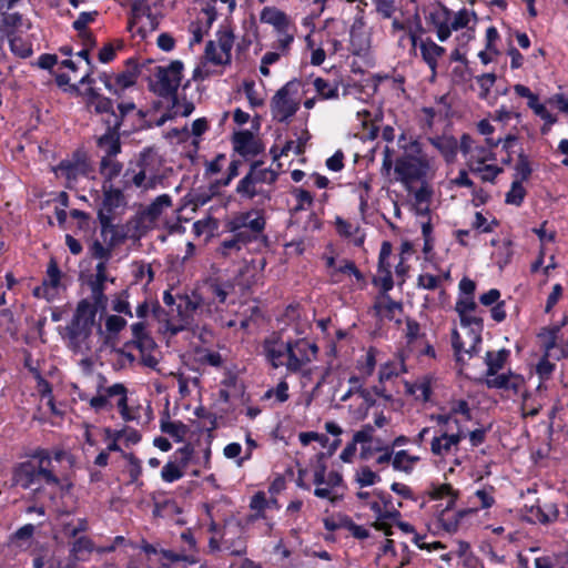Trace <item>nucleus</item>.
I'll return each mask as SVG.
<instances>
[{
  "instance_id": "obj_17",
  "label": "nucleus",
  "mask_w": 568,
  "mask_h": 568,
  "mask_svg": "<svg viewBox=\"0 0 568 568\" xmlns=\"http://www.w3.org/2000/svg\"><path fill=\"white\" fill-rule=\"evenodd\" d=\"M262 164V161H255L251 164L250 172L240 180L236 186V192L245 199L252 200L260 192L256 190V183L254 180V170L257 169Z\"/></svg>"
},
{
  "instance_id": "obj_14",
  "label": "nucleus",
  "mask_w": 568,
  "mask_h": 568,
  "mask_svg": "<svg viewBox=\"0 0 568 568\" xmlns=\"http://www.w3.org/2000/svg\"><path fill=\"white\" fill-rule=\"evenodd\" d=\"M465 437L462 432L456 434L444 433L438 437H434L430 444V450L434 455L440 456L448 453L453 446H457Z\"/></svg>"
},
{
  "instance_id": "obj_37",
  "label": "nucleus",
  "mask_w": 568,
  "mask_h": 568,
  "mask_svg": "<svg viewBox=\"0 0 568 568\" xmlns=\"http://www.w3.org/2000/svg\"><path fill=\"white\" fill-rule=\"evenodd\" d=\"M405 324L408 344L424 341L426 338V334L420 331V324L416 320L407 317Z\"/></svg>"
},
{
  "instance_id": "obj_56",
  "label": "nucleus",
  "mask_w": 568,
  "mask_h": 568,
  "mask_svg": "<svg viewBox=\"0 0 568 568\" xmlns=\"http://www.w3.org/2000/svg\"><path fill=\"white\" fill-rule=\"evenodd\" d=\"M498 225L499 222L496 219H494L490 223H487L486 217L480 212L475 214L473 226L477 230H480L483 233H490L494 231V227Z\"/></svg>"
},
{
  "instance_id": "obj_60",
  "label": "nucleus",
  "mask_w": 568,
  "mask_h": 568,
  "mask_svg": "<svg viewBox=\"0 0 568 568\" xmlns=\"http://www.w3.org/2000/svg\"><path fill=\"white\" fill-rule=\"evenodd\" d=\"M126 325V320L119 315H109L105 321V327L109 333L118 334Z\"/></svg>"
},
{
  "instance_id": "obj_21",
  "label": "nucleus",
  "mask_w": 568,
  "mask_h": 568,
  "mask_svg": "<svg viewBox=\"0 0 568 568\" xmlns=\"http://www.w3.org/2000/svg\"><path fill=\"white\" fill-rule=\"evenodd\" d=\"M172 205V199L169 194H162L143 211L142 216L149 222H154L163 213V210Z\"/></svg>"
},
{
  "instance_id": "obj_39",
  "label": "nucleus",
  "mask_w": 568,
  "mask_h": 568,
  "mask_svg": "<svg viewBox=\"0 0 568 568\" xmlns=\"http://www.w3.org/2000/svg\"><path fill=\"white\" fill-rule=\"evenodd\" d=\"M129 296L130 294L128 290H123L122 292H120L113 300L112 310L116 313L132 317L133 314L129 303Z\"/></svg>"
},
{
  "instance_id": "obj_57",
  "label": "nucleus",
  "mask_w": 568,
  "mask_h": 568,
  "mask_svg": "<svg viewBox=\"0 0 568 568\" xmlns=\"http://www.w3.org/2000/svg\"><path fill=\"white\" fill-rule=\"evenodd\" d=\"M454 491H455V489L453 488V486L450 484H440V485L432 484V489L429 490L428 495H429L430 499L438 500V499L444 498L445 496H449Z\"/></svg>"
},
{
  "instance_id": "obj_34",
  "label": "nucleus",
  "mask_w": 568,
  "mask_h": 568,
  "mask_svg": "<svg viewBox=\"0 0 568 568\" xmlns=\"http://www.w3.org/2000/svg\"><path fill=\"white\" fill-rule=\"evenodd\" d=\"M440 7L443 9V23H438L436 32L438 40L445 42L450 37L454 29L452 28V23H449L452 11L444 4H440Z\"/></svg>"
},
{
  "instance_id": "obj_48",
  "label": "nucleus",
  "mask_w": 568,
  "mask_h": 568,
  "mask_svg": "<svg viewBox=\"0 0 568 568\" xmlns=\"http://www.w3.org/2000/svg\"><path fill=\"white\" fill-rule=\"evenodd\" d=\"M548 357V354H544L536 366V373L542 381L549 379L556 368V365Z\"/></svg>"
},
{
  "instance_id": "obj_23",
  "label": "nucleus",
  "mask_w": 568,
  "mask_h": 568,
  "mask_svg": "<svg viewBox=\"0 0 568 568\" xmlns=\"http://www.w3.org/2000/svg\"><path fill=\"white\" fill-rule=\"evenodd\" d=\"M216 37H217V43H219V47L222 51V55H223V61H224V65L226 64H230L231 63V58H232V48H233V44H234V34H233V31L231 29H220L217 32H216Z\"/></svg>"
},
{
  "instance_id": "obj_40",
  "label": "nucleus",
  "mask_w": 568,
  "mask_h": 568,
  "mask_svg": "<svg viewBox=\"0 0 568 568\" xmlns=\"http://www.w3.org/2000/svg\"><path fill=\"white\" fill-rule=\"evenodd\" d=\"M112 250L113 247L104 246L100 241L95 240L91 246H90V254L93 258L100 260V262H103L106 265V262L112 256Z\"/></svg>"
},
{
  "instance_id": "obj_33",
  "label": "nucleus",
  "mask_w": 568,
  "mask_h": 568,
  "mask_svg": "<svg viewBox=\"0 0 568 568\" xmlns=\"http://www.w3.org/2000/svg\"><path fill=\"white\" fill-rule=\"evenodd\" d=\"M101 306H97V304H91L88 300H81L78 303L77 310L74 312L73 317L82 321H89L92 318V324H94L95 315Z\"/></svg>"
},
{
  "instance_id": "obj_10",
  "label": "nucleus",
  "mask_w": 568,
  "mask_h": 568,
  "mask_svg": "<svg viewBox=\"0 0 568 568\" xmlns=\"http://www.w3.org/2000/svg\"><path fill=\"white\" fill-rule=\"evenodd\" d=\"M92 318L89 321H82L72 317L70 324L67 326L69 347L73 352H80L83 344L87 343L92 334Z\"/></svg>"
},
{
  "instance_id": "obj_15",
  "label": "nucleus",
  "mask_w": 568,
  "mask_h": 568,
  "mask_svg": "<svg viewBox=\"0 0 568 568\" xmlns=\"http://www.w3.org/2000/svg\"><path fill=\"white\" fill-rule=\"evenodd\" d=\"M510 355V351L507 348H501L498 352L488 351L485 355V364L487 366L485 376L491 377L495 376L500 369L504 368L508 357Z\"/></svg>"
},
{
  "instance_id": "obj_19",
  "label": "nucleus",
  "mask_w": 568,
  "mask_h": 568,
  "mask_svg": "<svg viewBox=\"0 0 568 568\" xmlns=\"http://www.w3.org/2000/svg\"><path fill=\"white\" fill-rule=\"evenodd\" d=\"M123 164L114 158L102 156L100 161V174L104 178L103 183L111 184V182L121 174Z\"/></svg>"
},
{
  "instance_id": "obj_44",
  "label": "nucleus",
  "mask_w": 568,
  "mask_h": 568,
  "mask_svg": "<svg viewBox=\"0 0 568 568\" xmlns=\"http://www.w3.org/2000/svg\"><path fill=\"white\" fill-rule=\"evenodd\" d=\"M369 507L371 510L376 515L378 520L398 519L400 517V513L396 507H392V509L384 510L378 501L371 503Z\"/></svg>"
},
{
  "instance_id": "obj_45",
  "label": "nucleus",
  "mask_w": 568,
  "mask_h": 568,
  "mask_svg": "<svg viewBox=\"0 0 568 568\" xmlns=\"http://www.w3.org/2000/svg\"><path fill=\"white\" fill-rule=\"evenodd\" d=\"M161 477L165 483H173L183 477V471L176 464H174L172 462H168L162 467Z\"/></svg>"
},
{
  "instance_id": "obj_20",
  "label": "nucleus",
  "mask_w": 568,
  "mask_h": 568,
  "mask_svg": "<svg viewBox=\"0 0 568 568\" xmlns=\"http://www.w3.org/2000/svg\"><path fill=\"white\" fill-rule=\"evenodd\" d=\"M429 142L446 158L453 160L458 151V143L454 136L429 138Z\"/></svg>"
},
{
  "instance_id": "obj_51",
  "label": "nucleus",
  "mask_w": 568,
  "mask_h": 568,
  "mask_svg": "<svg viewBox=\"0 0 568 568\" xmlns=\"http://www.w3.org/2000/svg\"><path fill=\"white\" fill-rule=\"evenodd\" d=\"M293 194L295 195V199L297 201V204L294 207V212L305 210V205L312 206L314 199L310 191L304 189H295L293 191Z\"/></svg>"
},
{
  "instance_id": "obj_22",
  "label": "nucleus",
  "mask_w": 568,
  "mask_h": 568,
  "mask_svg": "<svg viewBox=\"0 0 568 568\" xmlns=\"http://www.w3.org/2000/svg\"><path fill=\"white\" fill-rule=\"evenodd\" d=\"M530 513L537 518V520L541 524L554 523L559 517V509L557 504L555 503H546L540 506H532L530 508Z\"/></svg>"
},
{
  "instance_id": "obj_11",
  "label": "nucleus",
  "mask_w": 568,
  "mask_h": 568,
  "mask_svg": "<svg viewBox=\"0 0 568 568\" xmlns=\"http://www.w3.org/2000/svg\"><path fill=\"white\" fill-rule=\"evenodd\" d=\"M232 143L234 151L243 158L256 156L264 150L262 143L248 130L235 132Z\"/></svg>"
},
{
  "instance_id": "obj_38",
  "label": "nucleus",
  "mask_w": 568,
  "mask_h": 568,
  "mask_svg": "<svg viewBox=\"0 0 568 568\" xmlns=\"http://www.w3.org/2000/svg\"><path fill=\"white\" fill-rule=\"evenodd\" d=\"M375 355H376L375 348L371 347L367 351V353L365 354L364 359L357 362V369H359L364 375L362 381L365 377H368L374 373L375 366H376Z\"/></svg>"
},
{
  "instance_id": "obj_35",
  "label": "nucleus",
  "mask_w": 568,
  "mask_h": 568,
  "mask_svg": "<svg viewBox=\"0 0 568 568\" xmlns=\"http://www.w3.org/2000/svg\"><path fill=\"white\" fill-rule=\"evenodd\" d=\"M526 195V190L520 181H513L510 190L506 193L505 202L519 206Z\"/></svg>"
},
{
  "instance_id": "obj_52",
  "label": "nucleus",
  "mask_w": 568,
  "mask_h": 568,
  "mask_svg": "<svg viewBox=\"0 0 568 568\" xmlns=\"http://www.w3.org/2000/svg\"><path fill=\"white\" fill-rule=\"evenodd\" d=\"M251 212L237 214L236 216L226 222L225 227L232 234L242 231L243 229H246L245 221L247 220V217H251Z\"/></svg>"
},
{
  "instance_id": "obj_24",
  "label": "nucleus",
  "mask_w": 568,
  "mask_h": 568,
  "mask_svg": "<svg viewBox=\"0 0 568 568\" xmlns=\"http://www.w3.org/2000/svg\"><path fill=\"white\" fill-rule=\"evenodd\" d=\"M108 234H110V239L108 241L109 246H111L113 248L115 246L124 243L125 240L128 239V231H126L125 226L114 224L113 219H110V226L106 227L104 231H103V226H101V235L105 239V236Z\"/></svg>"
},
{
  "instance_id": "obj_1",
  "label": "nucleus",
  "mask_w": 568,
  "mask_h": 568,
  "mask_svg": "<svg viewBox=\"0 0 568 568\" xmlns=\"http://www.w3.org/2000/svg\"><path fill=\"white\" fill-rule=\"evenodd\" d=\"M85 95L88 108H93V113L100 116V123L105 128V132L97 138V146L103 156L115 158L122 151L120 130L136 105L133 101L115 103L95 88L87 89Z\"/></svg>"
},
{
  "instance_id": "obj_50",
  "label": "nucleus",
  "mask_w": 568,
  "mask_h": 568,
  "mask_svg": "<svg viewBox=\"0 0 568 568\" xmlns=\"http://www.w3.org/2000/svg\"><path fill=\"white\" fill-rule=\"evenodd\" d=\"M131 13L132 19L129 23V27L132 28V26L135 23V20L141 18L142 16H145L146 18H152V11L150 6L144 3V1H134L131 4Z\"/></svg>"
},
{
  "instance_id": "obj_49",
  "label": "nucleus",
  "mask_w": 568,
  "mask_h": 568,
  "mask_svg": "<svg viewBox=\"0 0 568 568\" xmlns=\"http://www.w3.org/2000/svg\"><path fill=\"white\" fill-rule=\"evenodd\" d=\"M243 248V246L240 244V242L236 240V237L232 234L230 239H224L219 248L217 253L222 255L223 257H227L231 255L232 252H240Z\"/></svg>"
},
{
  "instance_id": "obj_64",
  "label": "nucleus",
  "mask_w": 568,
  "mask_h": 568,
  "mask_svg": "<svg viewBox=\"0 0 568 568\" xmlns=\"http://www.w3.org/2000/svg\"><path fill=\"white\" fill-rule=\"evenodd\" d=\"M205 58L215 65H224L223 55L216 52V45L213 40L206 42L204 50Z\"/></svg>"
},
{
  "instance_id": "obj_28",
  "label": "nucleus",
  "mask_w": 568,
  "mask_h": 568,
  "mask_svg": "<svg viewBox=\"0 0 568 568\" xmlns=\"http://www.w3.org/2000/svg\"><path fill=\"white\" fill-rule=\"evenodd\" d=\"M458 316L463 327H470L475 343H480L481 332L484 329V320L479 316L470 315L469 313Z\"/></svg>"
},
{
  "instance_id": "obj_58",
  "label": "nucleus",
  "mask_w": 568,
  "mask_h": 568,
  "mask_svg": "<svg viewBox=\"0 0 568 568\" xmlns=\"http://www.w3.org/2000/svg\"><path fill=\"white\" fill-rule=\"evenodd\" d=\"M268 507H270V501L266 498V495L264 491H257L251 498V501H250L251 510L265 513V509Z\"/></svg>"
},
{
  "instance_id": "obj_31",
  "label": "nucleus",
  "mask_w": 568,
  "mask_h": 568,
  "mask_svg": "<svg viewBox=\"0 0 568 568\" xmlns=\"http://www.w3.org/2000/svg\"><path fill=\"white\" fill-rule=\"evenodd\" d=\"M138 75H139L138 65L134 64L133 68H131V69L129 68L125 71H123L114 77L115 88L119 89L120 94L125 89L132 87L135 83Z\"/></svg>"
},
{
  "instance_id": "obj_26",
  "label": "nucleus",
  "mask_w": 568,
  "mask_h": 568,
  "mask_svg": "<svg viewBox=\"0 0 568 568\" xmlns=\"http://www.w3.org/2000/svg\"><path fill=\"white\" fill-rule=\"evenodd\" d=\"M314 89L316 93L323 100H334L338 99V84L329 82L323 78H315L313 81Z\"/></svg>"
},
{
  "instance_id": "obj_27",
  "label": "nucleus",
  "mask_w": 568,
  "mask_h": 568,
  "mask_svg": "<svg viewBox=\"0 0 568 568\" xmlns=\"http://www.w3.org/2000/svg\"><path fill=\"white\" fill-rule=\"evenodd\" d=\"M161 432L170 435L175 442L180 443L184 440L189 428L182 422L161 420Z\"/></svg>"
},
{
  "instance_id": "obj_59",
  "label": "nucleus",
  "mask_w": 568,
  "mask_h": 568,
  "mask_svg": "<svg viewBox=\"0 0 568 568\" xmlns=\"http://www.w3.org/2000/svg\"><path fill=\"white\" fill-rule=\"evenodd\" d=\"M408 457V453L406 450H399L395 453L392 465L395 470L404 471L406 474L412 473L413 466L406 465L404 460Z\"/></svg>"
},
{
  "instance_id": "obj_7",
  "label": "nucleus",
  "mask_w": 568,
  "mask_h": 568,
  "mask_svg": "<svg viewBox=\"0 0 568 568\" xmlns=\"http://www.w3.org/2000/svg\"><path fill=\"white\" fill-rule=\"evenodd\" d=\"M300 85L301 82L294 79L276 91L271 100V112L274 120L278 122H288V120L298 111L300 102L294 101L291 95L297 93Z\"/></svg>"
},
{
  "instance_id": "obj_41",
  "label": "nucleus",
  "mask_w": 568,
  "mask_h": 568,
  "mask_svg": "<svg viewBox=\"0 0 568 568\" xmlns=\"http://www.w3.org/2000/svg\"><path fill=\"white\" fill-rule=\"evenodd\" d=\"M496 74L495 73H484L476 77V81L480 87V93L479 98L485 100L488 98L491 88L494 87L496 82Z\"/></svg>"
},
{
  "instance_id": "obj_46",
  "label": "nucleus",
  "mask_w": 568,
  "mask_h": 568,
  "mask_svg": "<svg viewBox=\"0 0 568 568\" xmlns=\"http://www.w3.org/2000/svg\"><path fill=\"white\" fill-rule=\"evenodd\" d=\"M124 458L129 462L130 483H136L142 474L141 460L133 453H124Z\"/></svg>"
},
{
  "instance_id": "obj_32",
  "label": "nucleus",
  "mask_w": 568,
  "mask_h": 568,
  "mask_svg": "<svg viewBox=\"0 0 568 568\" xmlns=\"http://www.w3.org/2000/svg\"><path fill=\"white\" fill-rule=\"evenodd\" d=\"M515 172L516 173L514 181H520L521 183L527 181L532 173L529 158L523 151L518 154L517 163L515 165Z\"/></svg>"
},
{
  "instance_id": "obj_62",
  "label": "nucleus",
  "mask_w": 568,
  "mask_h": 568,
  "mask_svg": "<svg viewBox=\"0 0 568 568\" xmlns=\"http://www.w3.org/2000/svg\"><path fill=\"white\" fill-rule=\"evenodd\" d=\"M373 283L375 285H379L384 293L389 292L394 286L390 270H385L384 273H378V277H374Z\"/></svg>"
},
{
  "instance_id": "obj_36",
  "label": "nucleus",
  "mask_w": 568,
  "mask_h": 568,
  "mask_svg": "<svg viewBox=\"0 0 568 568\" xmlns=\"http://www.w3.org/2000/svg\"><path fill=\"white\" fill-rule=\"evenodd\" d=\"M349 384H357V395L363 398L367 408L374 407L376 405V399L371 389L363 387L364 381L362 377L353 375L348 379Z\"/></svg>"
},
{
  "instance_id": "obj_54",
  "label": "nucleus",
  "mask_w": 568,
  "mask_h": 568,
  "mask_svg": "<svg viewBox=\"0 0 568 568\" xmlns=\"http://www.w3.org/2000/svg\"><path fill=\"white\" fill-rule=\"evenodd\" d=\"M98 16V11L91 12H81L75 21H73L72 27L78 32L87 31V26L95 20Z\"/></svg>"
},
{
  "instance_id": "obj_12",
  "label": "nucleus",
  "mask_w": 568,
  "mask_h": 568,
  "mask_svg": "<svg viewBox=\"0 0 568 568\" xmlns=\"http://www.w3.org/2000/svg\"><path fill=\"white\" fill-rule=\"evenodd\" d=\"M419 49L424 62L432 70V77L435 78L437 73L438 58L443 57L446 52L444 47L438 45L430 38L420 40Z\"/></svg>"
},
{
  "instance_id": "obj_3",
  "label": "nucleus",
  "mask_w": 568,
  "mask_h": 568,
  "mask_svg": "<svg viewBox=\"0 0 568 568\" xmlns=\"http://www.w3.org/2000/svg\"><path fill=\"white\" fill-rule=\"evenodd\" d=\"M12 480L16 486L34 491H40L44 486L60 485L52 466H38L33 460L18 464L13 468Z\"/></svg>"
},
{
  "instance_id": "obj_4",
  "label": "nucleus",
  "mask_w": 568,
  "mask_h": 568,
  "mask_svg": "<svg viewBox=\"0 0 568 568\" xmlns=\"http://www.w3.org/2000/svg\"><path fill=\"white\" fill-rule=\"evenodd\" d=\"M20 0H0V33L2 38L9 39L11 51L20 58H29L32 49L22 38L14 37V30L22 23V14L19 12L9 13L8 10L13 8Z\"/></svg>"
},
{
  "instance_id": "obj_6",
  "label": "nucleus",
  "mask_w": 568,
  "mask_h": 568,
  "mask_svg": "<svg viewBox=\"0 0 568 568\" xmlns=\"http://www.w3.org/2000/svg\"><path fill=\"white\" fill-rule=\"evenodd\" d=\"M430 169L429 161L424 156L405 154L395 162V173L408 192L413 190V182H420L427 179Z\"/></svg>"
},
{
  "instance_id": "obj_5",
  "label": "nucleus",
  "mask_w": 568,
  "mask_h": 568,
  "mask_svg": "<svg viewBox=\"0 0 568 568\" xmlns=\"http://www.w3.org/2000/svg\"><path fill=\"white\" fill-rule=\"evenodd\" d=\"M184 64L181 60H173L169 65H156L153 79L149 81L151 92L160 98H166L178 92L183 78Z\"/></svg>"
},
{
  "instance_id": "obj_63",
  "label": "nucleus",
  "mask_w": 568,
  "mask_h": 568,
  "mask_svg": "<svg viewBox=\"0 0 568 568\" xmlns=\"http://www.w3.org/2000/svg\"><path fill=\"white\" fill-rule=\"evenodd\" d=\"M57 170L68 180H75L78 176V165L69 160L61 161Z\"/></svg>"
},
{
  "instance_id": "obj_61",
  "label": "nucleus",
  "mask_w": 568,
  "mask_h": 568,
  "mask_svg": "<svg viewBox=\"0 0 568 568\" xmlns=\"http://www.w3.org/2000/svg\"><path fill=\"white\" fill-rule=\"evenodd\" d=\"M439 283L440 278L429 273L420 274L417 278L418 287L424 290H436L439 286Z\"/></svg>"
},
{
  "instance_id": "obj_30",
  "label": "nucleus",
  "mask_w": 568,
  "mask_h": 568,
  "mask_svg": "<svg viewBox=\"0 0 568 568\" xmlns=\"http://www.w3.org/2000/svg\"><path fill=\"white\" fill-rule=\"evenodd\" d=\"M61 276H62V273L59 268L58 262L55 261L54 257H51L48 263L45 277L42 280V282L52 292H54L60 285Z\"/></svg>"
},
{
  "instance_id": "obj_8",
  "label": "nucleus",
  "mask_w": 568,
  "mask_h": 568,
  "mask_svg": "<svg viewBox=\"0 0 568 568\" xmlns=\"http://www.w3.org/2000/svg\"><path fill=\"white\" fill-rule=\"evenodd\" d=\"M150 159V150H144L140 153L134 168L129 166L123 174V189H129L131 185H134L136 187H144L145 190H149L155 186L154 176L148 178Z\"/></svg>"
},
{
  "instance_id": "obj_29",
  "label": "nucleus",
  "mask_w": 568,
  "mask_h": 568,
  "mask_svg": "<svg viewBox=\"0 0 568 568\" xmlns=\"http://www.w3.org/2000/svg\"><path fill=\"white\" fill-rule=\"evenodd\" d=\"M93 550V544L91 539L87 536H81L77 538L69 550V556L74 558L78 562L84 560L82 557L83 552L91 554Z\"/></svg>"
},
{
  "instance_id": "obj_18",
  "label": "nucleus",
  "mask_w": 568,
  "mask_h": 568,
  "mask_svg": "<svg viewBox=\"0 0 568 568\" xmlns=\"http://www.w3.org/2000/svg\"><path fill=\"white\" fill-rule=\"evenodd\" d=\"M180 303L178 304V315L180 320L189 324L193 318V314L201 306V297L194 295V297H190L189 295H179Z\"/></svg>"
},
{
  "instance_id": "obj_43",
  "label": "nucleus",
  "mask_w": 568,
  "mask_h": 568,
  "mask_svg": "<svg viewBox=\"0 0 568 568\" xmlns=\"http://www.w3.org/2000/svg\"><path fill=\"white\" fill-rule=\"evenodd\" d=\"M379 480L381 477L376 473H374L368 466H364L357 471L356 481L361 487L372 486Z\"/></svg>"
},
{
  "instance_id": "obj_9",
  "label": "nucleus",
  "mask_w": 568,
  "mask_h": 568,
  "mask_svg": "<svg viewBox=\"0 0 568 568\" xmlns=\"http://www.w3.org/2000/svg\"><path fill=\"white\" fill-rule=\"evenodd\" d=\"M103 199L98 211V220L103 231L110 226V219H114L118 209L126 206V200L121 189L112 184H102Z\"/></svg>"
},
{
  "instance_id": "obj_25",
  "label": "nucleus",
  "mask_w": 568,
  "mask_h": 568,
  "mask_svg": "<svg viewBox=\"0 0 568 568\" xmlns=\"http://www.w3.org/2000/svg\"><path fill=\"white\" fill-rule=\"evenodd\" d=\"M232 532L231 524L227 523L222 535V544L233 556H243L246 554V544L242 537L231 540L227 536Z\"/></svg>"
},
{
  "instance_id": "obj_47",
  "label": "nucleus",
  "mask_w": 568,
  "mask_h": 568,
  "mask_svg": "<svg viewBox=\"0 0 568 568\" xmlns=\"http://www.w3.org/2000/svg\"><path fill=\"white\" fill-rule=\"evenodd\" d=\"M132 331V337L140 339V341H148L150 343V346L155 349L156 343L154 342L153 337L150 335V333L146 331V325L144 322H136L131 325Z\"/></svg>"
},
{
  "instance_id": "obj_55",
  "label": "nucleus",
  "mask_w": 568,
  "mask_h": 568,
  "mask_svg": "<svg viewBox=\"0 0 568 568\" xmlns=\"http://www.w3.org/2000/svg\"><path fill=\"white\" fill-rule=\"evenodd\" d=\"M273 394L275 395L277 402H280V403L286 402L290 397L287 382L285 379L280 381L274 389H268L265 393V396L271 397Z\"/></svg>"
},
{
  "instance_id": "obj_13",
  "label": "nucleus",
  "mask_w": 568,
  "mask_h": 568,
  "mask_svg": "<svg viewBox=\"0 0 568 568\" xmlns=\"http://www.w3.org/2000/svg\"><path fill=\"white\" fill-rule=\"evenodd\" d=\"M95 276L94 280L90 281V288L92 293V300L97 306H101L102 308L106 305V296L104 294L105 286L104 283L108 280L106 276V266L103 262H99L95 266Z\"/></svg>"
},
{
  "instance_id": "obj_53",
  "label": "nucleus",
  "mask_w": 568,
  "mask_h": 568,
  "mask_svg": "<svg viewBox=\"0 0 568 568\" xmlns=\"http://www.w3.org/2000/svg\"><path fill=\"white\" fill-rule=\"evenodd\" d=\"M477 304L474 300V296H465L459 297L455 305V311L458 315H464L470 312L476 311Z\"/></svg>"
},
{
  "instance_id": "obj_16",
  "label": "nucleus",
  "mask_w": 568,
  "mask_h": 568,
  "mask_svg": "<svg viewBox=\"0 0 568 568\" xmlns=\"http://www.w3.org/2000/svg\"><path fill=\"white\" fill-rule=\"evenodd\" d=\"M260 19L262 22L273 26L278 32H284L288 28L286 13L275 7H264Z\"/></svg>"
},
{
  "instance_id": "obj_2",
  "label": "nucleus",
  "mask_w": 568,
  "mask_h": 568,
  "mask_svg": "<svg viewBox=\"0 0 568 568\" xmlns=\"http://www.w3.org/2000/svg\"><path fill=\"white\" fill-rule=\"evenodd\" d=\"M318 347L306 338L284 341L281 334L272 333L262 342V354L274 369L284 366L287 374L302 373L304 366L316 358Z\"/></svg>"
},
{
  "instance_id": "obj_42",
  "label": "nucleus",
  "mask_w": 568,
  "mask_h": 568,
  "mask_svg": "<svg viewBox=\"0 0 568 568\" xmlns=\"http://www.w3.org/2000/svg\"><path fill=\"white\" fill-rule=\"evenodd\" d=\"M514 376L513 372H509L507 374H496L491 377H486L484 383L488 388H495V389H506L508 390L509 386V378Z\"/></svg>"
}]
</instances>
